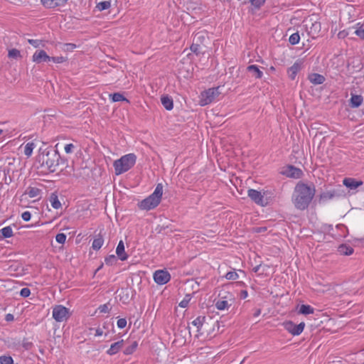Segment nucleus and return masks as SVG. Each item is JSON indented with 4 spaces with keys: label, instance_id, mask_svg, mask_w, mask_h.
Listing matches in <instances>:
<instances>
[{
    "label": "nucleus",
    "instance_id": "5",
    "mask_svg": "<svg viewBox=\"0 0 364 364\" xmlns=\"http://www.w3.org/2000/svg\"><path fill=\"white\" fill-rule=\"evenodd\" d=\"M70 316V309L61 304L55 305L53 307L52 316L57 322L66 321Z\"/></svg>",
    "mask_w": 364,
    "mask_h": 364
},
{
    "label": "nucleus",
    "instance_id": "32",
    "mask_svg": "<svg viewBox=\"0 0 364 364\" xmlns=\"http://www.w3.org/2000/svg\"><path fill=\"white\" fill-rule=\"evenodd\" d=\"M204 321H205L204 316H198L196 318H195L192 321L191 323L197 328L198 331H200L203 324Z\"/></svg>",
    "mask_w": 364,
    "mask_h": 364
},
{
    "label": "nucleus",
    "instance_id": "13",
    "mask_svg": "<svg viewBox=\"0 0 364 364\" xmlns=\"http://www.w3.org/2000/svg\"><path fill=\"white\" fill-rule=\"evenodd\" d=\"M248 196L257 204L264 205V197L259 191L255 189H250L248 191Z\"/></svg>",
    "mask_w": 364,
    "mask_h": 364
},
{
    "label": "nucleus",
    "instance_id": "31",
    "mask_svg": "<svg viewBox=\"0 0 364 364\" xmlns=\"http://www.w3.org/2000/svg\"><path fill=\"white\" fill-rule=\"evenodd\" d=\"M104 242V240L102 236L98 235L97 237L93 240L92 248L95 250H99L102 247Z\"/></svg>",
    "mask_w": 364,
    "mask_h": 364
},
{
    "label": "nucleus",
    "instance_id": "60",
    "mask_svg": "<svg viewBox=\"0 0 364 364\" xmlns=\"http://www.w3.org/2000/svg\"><path fill=\"white\" fill-rule=\"evenodd\" d=\"M259 314H260V310H258V311H257V314H256V316L259 315Z\"/></svg>",
    "mask_w": 364,
    "mask_h": 364
},
{
    "label": "nucleus",
    "instance_id": "34",
    "mask_svg": "<svg viewBox=\"0 0 364 364\" xmlns=\"http://www.w3.org/2000/svg\"><path fill=\"white\" fill-rule=\"evenodd\" d=\"M110 6H111L110 1H102V2L98 3L97 4L96 7L100 11H103V10H106V9H109Z\"/></svg>",
    "mask_w": 364,
    "mask_h": 364
},
{
    "label": "nucleus",
    "instance_id": "2",
    "mask_svg": "<svg viewBox=\"0 0 364 364\" xmlns=\"http://www.w3.org/2000/svg\"><path fill=\"white\" fill-rule=\"evenodd\" d=\"M39 161L42 166H45L50 172H55L63 169L64 161L61 159L60 154L56 150L44 151L39 156Z\"/></svg>",
    "mask_w": 364,
    "mask_h": 364
},
{
    "label": "nucleus",
    "instance_id": "11",
    "mask_svg": "<svg viewBox=\"0 0 364 364\" xmlns=\"http://www.w3.org/2000/svg\"><path fill=\"white\" fill-rule=\"evenodd\" d=\"M32 60L36 63H41L42 62L50 61V57L47 55L45 50H39L34 53Z\"/></svg>",
    "mask_w": 364,
    "mask_h": 364
},
{
    "label": "nucleus",
    "instance_id": "9",
    "mask_svg": "<svg viewBox=\"0 0 364 364\" xmlns=\"http://www.w3.org/2000/svg\"><path fill=\"white\" fill-rule=\"evenodd\" d=\"M153 277L157 284L164 285L170 281L171 274L166 269H159L154 273Z\"/></svg>",
    "mask_w": 364,
    "mask_h": 364
},
{
    "label": "nucleus",
    "instance_id": "56",
    "mask_svg": "<svg viewBox=\"0 0 364 364\" xmlns=\"http://www.w3.org/2000/svg\"><path fill=\"white\" fill-rule=\"evenodd\" d=\"M255 232H264L267 230V228L265 227H262V228H255Z\"/></svg>",
    "mask_w": 364,
    "mask_h": 364
},
{
    "label": "nucleus",
    "instance_id": "51",
    "mask_svg": "<svg viewBox=\"0 0 364 364\" xmlns=\"http://www.w3.org/2000/svg\"><path fill=\"white\" fill-rule=\"evenodd\" d=\"M355 33L360 38L364 39V29H357Z\"/></svg>",
    "mask_w": 364,
    "mask_h": 364
},
{
    "label": "nucleus",
    "instance_id": "23",
    "mask_svg": "<svg viewBox=\"0 0 364 364\" xmlns=\"http://www.w3.org/2000/svg\"><path fill=\"white\" fill-rule=\"evenodd\" d=\"M286 175L288 177L298 178L301 175V171L299 168H295L294 166H289L286 172Z\"/></svg>",
    "mask_w": 364,
    "mask_h": 364
},
{
    "label": "nucleus",
    "instance_id": "48",
    "mask_svg": "<svg viewBox=\"0 0 364 364\" xmlns=\"http://www.w3.org/2000/svg\"><path fill=\"white\" fill-rule=\"evenodd\" d=\"M265 0H250V2L252 5H254L256 7H259L261 5H262L264 3Z\"/></svg>",
    "mask_w": 364,
    "mask_h": 364
},
{
    "label": "nucleus",
    "instance_id": "22",
    "mask_svg": "<svg viewBox=\"0 0 364 364\" xmlns=\"http://www.w3.org/2000/svg\"><path fill=\"white\" fill-rule=\"evenodd\" d=\"M161 102L163 106L167 109V110H171L173 107V100L169 97L168 95H163L161 97Z\"/></svg>",
    "mask_w": 364,
    "mask_h": 364
},
{
    "label": "nucleus",
    "instance_id": "61",
    "mask_svg": "<svg viewBox=\"0 0 364 364\" xmlns=\"http://www.w3.org/2000/svg\"><path fill=\"white\" fill-rule=\"evenodd\" d=\"M2 132V129H0V135L1 134Z\"/></svg>",
    "mask_w": 364,
    "mask_h": 364
},
{
    "label": "nucleus",
    "instance_id": "35",
    "mask_svg": "<svg viewBox=\"0 0 364 364\" xmlns=\"http://www.w3.org/2000/svg\"><path fill=\"white\" fill-rule=\"evenodd\" d=\"M1 232L4 237H10L13 235V231L10 226L2 228Z\"/></svg>",
    "mask_w": 364,
    "mask_h": 364
},
{
    "label": "nucleus",
    "instance_id": "14",
    "mask_svg": "<svg viewBox=\"0 0 364 364\" xmlns=\"http://www.w3.org/2000/svg\"><path fill=\"white\" fill-rule=\"evenodd\" d=\"M124 340H120L117 342L112 343L110 348L107 350V353L109 355L117 354L124 346Z\"/></svg>",
    "mask_w": 364,
    "mask_h": 364
},
{
    "label": "nucleus",
    "instance_id": "45",
    "mask_svg": "<svg viewBox=\"0 0 364 364\" xmlns=\"http://www.w3.org/2000/svg\"><path fill=\"white\" fill-rule=\"evenodd\" d=\"M191 299L188 296H186L180 303L179 306L182 308H186L188 306V303L190 301Z\"/></svg>",
    "mask_w": 364,
    "mask_h": 364
},
{
    "label": "nucleus",
    "instance_id": "28",
    "mask_svg": "<svg viewBox=\"0 0 364 364\" xmlns=\"http://www.w3.org/2000/svg\"><path fill=\"white\" fill-rule=\"evenodd\" d=\"M230 306V304H228V301L225 299H220L216 301L215 303V307L217 309L223 311L228 309Z\"/></svg>",
    "mask_w": 364,
    "mask_h": 364
},
{
    "label": "nucleus",
    "instance_id": "59",
    "mask_svg": "<svg viewBox=\"0 0 364 364\" xmlns=\"http://www.w3.org/2000/svg\"><path fill=\"white\" fill-rule=\"evenodd\" d=\"M344 252V255H346V256H349L353 253V252Z\"/></svg>",
    "mask_w": 364,
    "mask_h": 364
},
{
    "label": "nucleus",
    "instance_id": "46",
    "mask_svg": "<svg viewBox=\"0 0 364 364\" xmlns=\"http://www.w3.org/2000/svg\"><path fill=\"white\" fill-rule=\"evenodd\" d=\"M76 48V45L73 43L64 44V50L65 51H72Z\"/></svg>",
    "mask_w": 364,
    "mask_h": 364
},
{
    "label": "nucleus",
    "instance_id": "17",
    "mask_svg": "<svg viewBox=\"0 0 364 364\" xmlns=\"http://www.w3.org/2000/svg\"><path fill=\"white\" fill-rule=\"evenodd\" d=\"M343 184L350 189H355L360 186L363 184V181H355L351 178H346L343 180Z\"/></svg>",
    "mask_w": 364,
    "mask_h": 364
},
{
    "label": "nucleus",
    "instance_id": "37",
    "mask_svg": "<svg viewBox=\"0 0 364 364\" xmlns=\"http://www.w3.org/2000/svg\"><path fill=\"white\" fill-rule=\"evenodd\" d=\"M300 36L299 33H294L291 34L289 38V41L291 45H296L299 42Z\"/></svg>",
    "mask_w": 364,
    "mask_h": 364
},
{
    "label": "nucleus",
    "instance_id": "25",
    "mask_svg": "<svg viewBox=\"0 0 364 364\" xmlns=\"http://www.w3.org/2000/svg\"><path fill=\"white\" fill-rule=\"evenodd\" d=\"M247 70L252 73V75L255 77V78L257 79H260L262 77V72L258 68V67L257 65H249L247 68Z\"/></svg>",
    "mask_w": 364,
    "mask_h": 364
},
{
    "label": "nucleus",
    "instance_id": "49",
    "mask_svg": "<svg viewBox=\"0 0 364 364\" xmlns=\"http://www.w3.org/2000/svg\"><path fill=\"white\" fill-rule=\"evenodd\" d=\"M21 218L25 221H28L31 219V213L28 211H26L22 213Z\"/></svg>",
    "mask_w": 364,
    "mask_h": 364
},
{
    "label": "nucleus",
    "instance_id": "1",
    "mask_svg": "<svg viewBox=\"0 0 364 364\" xmlns=\"http://www.w3.org/2000/svg\"><path fill=\"white\" fill-rule=\"evenodd\" d=\"M315 193L314 185L298 183L292 196V201L295 208L301 210L306 209L314 198Z\"/></svg>",
    "mask_w": 364,
    "mask_h": 364
},
{
    "label": "nucleus",
    "instance_id": "50",
    "mask_svg": "<svg viewBox=\"0 0 364 364\" xmlns=\"http://www.w3.org/2000/svg\"><path fill=\"white\" fill-rule=\"evenodd\" d=\"M73 149H74V145L73 144H66L65 146V151L67 154H70L73 151Z\"/></svg>",
    "mask_w": 364,
    "mask_h": 364
},
{
    "label": "nucleus",
    "instance_id": "18",
    "mask_svg": "<svg viewBox=\"0 0 364 364\" xmlns=\"http://www.w3.org/2000/svg\"><path fill=\"white\" fill-rule=\"evenodd\" d=\"M340 194L337 193L336 190L328 191L321 193L319 197L320 202L326 201L333 198L335 196H338Z\"/></svg>",
    "mask_w": 364,
    "mask_h": 364
},
{
    "label": "nucleus",
    "instance_id": "24",
    "mask_svg": "<svg viewBox=\"0 0 364 364\" xmlns=\"http://www.w3.org/2000/svg\"><path fill=\"white\" fill-rule=\"evenodd\" d=\"M363 98L361 95H352L350 98V107H358L363 102Z\"/></svg>",
    "mask_w": 364,
    "mask_h": 364
},
{
    "label": "nucleus",
    "instance_id": "55",
    "mask_svg": "<svg viewBox=\"0 0 364 364\" xmlns=\"http://www.w3.org/2000/svg\"><path fill=\"white\" fill-rule=\"evenodd\" d=\"M99 309L100 312H106L107 311V306L106 304L100 306Z\"/></svg>",
    "mask_w": 364,
    "mask_h": 364
},
{
    "label": "nucleus",
    "instance_id": "16",
    "mask_svg": "<svg viewBox=\"0 0 364 364\" xmlns=\"http://www.w3.org/2000/svg\"><path fill=\"white\" fill-rule=\"evenodd\" d=\"M41 193V189H39L38 188H36V187L29 186L26 190L24 194L22 196V197L26 196V195H28L31 198H41V196H40Z\"/></svg>",
    "mask_w": 364,
    "mask_h": 364
},
{
    "label": "nucleus",
    "instance_id": "41",
    "mask_svg": "<svg viewBox=\"0 0 364 364\" xmlns=\"http://www.w3.org/2000/svg\"><path fill=\"white\" fill-rule=\"evenodd\" d=\"M65 239L66 235L63 233H58L55 237L56 241L60 244H63L65 241Z\"/></svg>",
    "mask_w": 364,
    "mask_h": 364
},
{
    "label": "nucleus",
    "instance_id": "6",
    "mask_svg": "<svg viewBox=\"0 0 364 364\" xmlns=\"http://www.w3.org/2000/svg\"><path fill=\"white\" fill-rule=\"evenodd\" d=\"M220 94L219 87L209 88L208 90L201 92L200 96L199 104L201 106L207 105L213 102Z\"/></svg>",
    "mask_w": 364,
    "mask_h": 364
},
{
    "label": "nucleus",
    "instance_id": "10",
    "mask_svg": "<svg viewBox=\"0 0 364 364\" xmlns=\"http://www.w3.org/2000/svg\"><path fill=\"white\" fill-rule=\"evenodd\" d=\"M128 258L127 252H116V255H110L105 258V263L108 265H112L116 264L118 259L124 261Z\"/></svg>",
    "mask_w": 364,
    "mask_h": 364
},
{
    "label": "nucleus",
    "instance_id": "36",
    "mask_svg": "<svg viewBox=\"0 0 364 364\" xmlns=\"http://www.w3.org/2000/svg\"><path fill=\"white\" fill-rule=\"evenodd\" d=\"M8 56L10 58H15V59L21 57L20 50H17L16 48H13V49L9 50V53H8Z\"/></svg>",
    "mask_w": 364,
    "mask_h": 364
},
{
    "label": "nucleus",
    "instance_id": "40",
    "mask_svg": "<svg viewBox=\"0 0 364 364\" xmlns=\"http://www.w3.org/2000/svg\"><path fill=\"white\" fill-rule=\"evenodd\" d=\"M0 363L1 364H13L14 360L9 355H2V356H0Z\"/></svg>",
    "mask_w": 364,
    "mask_h": 364
},
{
    "label": "nucleus",
    "instance_id": "42",
    "mask_svg": "<svg viewBox=\"0 0 364 364\" xmlns=\"http://www.w3.org/2000/svg\"><path fill=\"white\" fill-rule=\"evenodd\" d=\"M50 60L55 63H62L66 60V58L63 56L50 57Z\"/></svg>",
    "mask_w": 364,
    "mask_h": 364
},
{
    "label": "nucleus",
    "instance_id": "29",
    "mask_svg": "<svg viewBox=\"0 0 364 364\" xmlns=\"http://www.w3.org/2000/svg\"><path fill=\"white\" fill-rule=\"evenodd\" d=\"M138 343L136 341H133L129 346L124 350V354L126 355L132 354L137 348Z\"/></svg>",
    "mask_w": 364,
    "mask_h": 364
},
{
    "label": "nucleus",
    "instance_id": "15",
    "mask_svg": "<svg viewBox=\"0 0 364 364\" xmlns=\"http://www.w3.org/2000/svg\"><path fill=\"white\" fill-rule=\"evenodd\" d=\"M68 0H41L42 4L47 8H55L64 5Z\"/></svg>",
    "mask_w": 364,
    "mask_h": 364
},
{
    "label": "nucleus",
    "instance_id": "27",
    "mask_svg": "<svg viewBox=\"0 0 364 364\" xmlns=\"http://www.w3.org/2000/svg\"><path fill=\"white\" fill-rule=\"evenodd\" d=\"M301 68V65L299 63H295L290 68H289V77L294 80L297 74V73L299 72V70H300Z\"/></svg>",
    "mask_w": 364,
    "mask_h": 364
},
{
    "label": "nucleus",
    "instance_id": "30",
    "mask_svg": "<svg viewBox=\"0 0 364 364\" xmlns=\"http://www.w3.org/2000/svg\"><path fill=\"white\" fill-rule=\"evenodd\" d=\"M109 97L112 98V102H120V101H126L127 102H129V101L123 96L122 94L119 92H116L114 94H110Z\"/></svg>",
    "mask_w": 364,
    "mask_h": 364
},
{
    "label": "nucleus",
    "instance_id": "4",
    "mask_svg": "<svg viewBox=\"0 0 364 364\" xmlns=\"http://www.w3.org/2000/svg\"><path fill=\"white\" fill-rule=\"evenodd\" d=\"M136 159L135 154H129L114 161L113 166L115 174L118 176L129 171L135 164Z\"/></svg>",
    "mask_w": 364,
    "mask_h": 364
},
{
    "label": "nucleus",
    "instance_id": "53",
    "mask_svg": "<svg viewBox=\"0 0 364 364\" xmlns=\"http://www.w3.org/2000/svg\"><path fill=\"white\" fill-rule=\"evenodd\" d=\"M103 335V331L101 328H97L95 331V336L97 337L102 336Z\"/></svg>",
    "mask_w": 364,
    "mask_h": 364
},
{
    "label": "nucleus",
    "instance_id": "33",
    "mask_svg": "<svg viewBox=\"0 0 364 364\" xmlns=\"http://www.w3.org/2000/svg\"><path fill=\"white\" fill-rule=\"evenodd\" d=\"M35 144L33 142L27 143L24 148V154L27 157L31 156Z\"/></svg>",
    "mask_w": 364,
    "mask_h": 364
},
{
    "label": "nucleus",
    "instance_id": "21",
    "mask_svg": "<svg viewBox=\"0 0 364 364\" xmlns=\"http://www.w3.org/2000/svg\"><path fill=\"white\" fill-rule=\"evenodd\" d=\"M298 313L303 315L313 314L314 313V309L308 304H301L299 306Z\"/></svg>",
    "mask_w": 364,
    "mask_h": 364
},
{
    "label": "nucleus",
    "instance_id": "3",
    "mask_svg": "<svg viewBox=\"0 0 364 364\" xmlns=\"http://www.w3.org/2000/svg\"><path fill=\"white\" fill-rule=\"evenodd\" d=\"M162 195L163 186L158 183L154 193L140 203L139 208L146 210L156 208L159 204Z\"/></svg>",
    "mask_w": 364,
    "mask_h": 364
},
{
    "label": "nucleus",
    "instance_id": "8",
    "mask_svg": "<svg viewBox=\"0 0 364 364\" xmlns=\"http://www.w3.org/2000/svg\"><path fill=\"white\" fill-rule=\"evenodd\" d=\"M283 326L285 330L292 336H299L303 332L305 327V323L301 322L299 324L296 325L293 321H288L284 322Z\"/></svg>",
    "mask_w": 364,
    "mask_h": 364
},
{
    "label": "nucleus",
    "instance_id": "19",
    "mask_svg": "<svg viewBox=\"0 0 364 364\" xmlns=\"http://www.w3.org/2000/svg\"><path fill=\"white\" fill-rule=\"evenodd\" d=\"M309 81L314 85H321L325 81V77L318 73H312L309 75Z\"/></svg>",
    "mask_w": 364,
    "mask_h": 364
},
{
    "label": "nucleus",
    "instance_id": "54",
    "mask_svg": "<svg viewBox=\"0 0 364 364\" xmlns=\"http://www.w3.org/2000/svg\"><path fill=\"white\" fill-rule=\"evenodd\" d=\"M347 36V33L345 31H340L338 34L339 38H344Z\"/></svg>",
    "mask_w": 364,
    "mask_h": 364
},
{
    "label": "nucleus",
    "instance_id": "38",
    "mask_svg": "<svg viewBox=\"0 0 364 364\" xmlns=\"http://www.w3.org/2000/svg\"><path fill=\"white\" fill-rule=\"evenodd\" d=\"M191 50L193 53H196V55H198L201 53V46H200L199 43H197L194 41H193L192 45L191 46Z\"/></svg>",
    "mask_w": 364,
    "mask_h": 364
},
{
    "label": "nucleus",
    "instance_id": "44",
    "mask_svg": "<svg viewBox=\"0 0 364 364\" xmlns=\"http://www.w3.org/2000/svg\"><path fill=\"white\" fill-rule=\"evenodd\" d=\"M117 325L119 328H124L127 326V320L125 318H119L117 320Z\"/></svg>",
    "mask_w": 364,
    "mask_h": 364
},
{
    "label": "nucleus",
    "instance_id": "7",
    "mask_svg": "<svg viewBox=\"0 0 364 364\" xmlns=\"http://www.w3.org/2000/svg\"><path fill=\"white\" fill-rule=\"evenodd\" d=\"M306 29L309 36L313 38H315L321 31V23L317 21L315 18L310 17L305 20Z\"/></svg>",
    "mask_w": 364,
    "mask_h": 364
},
{
    "label": "nucleus",
    "instance_id": "26",
    "mask_svg": "<svg viewBox=\"0 0 364 364\" xmlns=\"http://www.w3.org/2000/svg\"><path fill=\"white\" fill-rule=\"evenodd\" d=\"M50 202L52 207L55 209H58L61 207V203L58 200V197L55 193H51L50 196Z\"/></svg>",
    "mask_w": 364,
    "mask_h": 364
},
{
    "label": "nucleus",
    "instance_id": "20",
    "mask_svg": "<svg viewBox=\"0 0 364 364\" xmlns=\"http://www.w3.org/2000/svg\"><path fill=\"white\" fill-rule=\"evenodd\" d=\"M269 269V267L266 264H259L253 267L252 271L257 274L258 276L265 275L267 276L268 274L267 271Z\"/></svg>",
    "mask_w": 364,
    "mask_h": 364
},
{
    "label": "nucleus",
    "instance_id": "57",
    "mask_svg": "<svg viewBox=\"0 0 364 364\" xmlns=\"http://www.w3.org/2000/svg\"><path fill=\"white\" fill-rule=\"evenodd\" d=\"M6 321H12L14 319V316L12 314H8L6 316Z\"/></svg>",
    "mask_w": 364,
    "mask_h": 364
},
{
    "label": "nucleus",
    "instance_id": "39",
    "mask_svg": "<svg viewBox=\"0 0 364 364\" xmlns=\"http://www.w3.org/2000/svg\"><path fill=\"white\" fill-rule=\"evenodd\" d=\"M225 278L228 280H236L239 278V275L235 271H231L225 275Z\"/></svg>",
    "mask_w": 364,
    "mask_h": 364
},
{
    "label": "nucleus",
    "instance_id": "43",
    "mask_svg": "<svg viewBox=\"0 0 364 364\" xmlns=\"http://www.w3.org/2000/svg\"><path fill=\"white\" fill-rule=\"evenodd\" d=\"M31 294V290L28 288H23L20 291V295L24 298L29 296Z\"/></svg>",
    "mask_w": 364,
    "mask_h": 364
},
{
    "label": "nucleus",
    "instance_id": "58",
    "mask_svg": "<svg viewBox=\"0 0 364 364\" xmlns=\"http://www.w3.org/2000/svg\"><path fill=\"white\" fill-rule=\"evenodd\" d=\"M242 295L243 298H246L248 296L247 291H242Z\"/></svg>",
    "mask_w": 364,
    "mask_h": 364
},
{
    "label": "nucleus",
    "instance_id": "47",
    "mask_svg": "<svg viewBox=\"0 0 364 364\" xmlns=\"http://www.w3.org/2000/svg\"><path fill=\"white\" fill-rule=\"evenodd\" d=\"M28 42L31 45L33 46L35 48L39 47L40 45L41 44V41H40V40L28 39Z\"/></svg>",
    "mask_w": 364,
    "mask_h": 364
},
{
    "label": "nucleus",
    "instance_id": "12",
    "mask_svg": "<svg viewBox=\"0 0 364 364\" xmlns=\"http://www.w3.org/2000/svg\"><path fill=\"white\" fill-rule=\"evenodd\" d=\"M208 41V35L205 31H198L193 37V41L199 43L200 46H205Z\"/></svg>",
    "mask_w": 364,
    "mask_h": 364
},
{
    "label": "nucleus",
    "instance_id": "52",
    "mask_svg": "<svg viewBox=\"0 0 364 364\" xmlns=\"http://www.w3.org/2000/svg\"><path fill=\"white\" fill-rule=\"evenodd\" d=\"M124 249L125 246L124 242L122 240H120L119 242L118 243L116 250H124Z\"/></svg>",
    "mask_w": 364,
    "mask_h": 364
}]
</instances>
